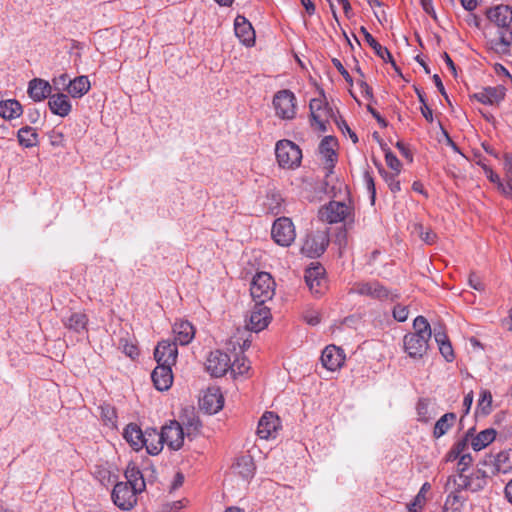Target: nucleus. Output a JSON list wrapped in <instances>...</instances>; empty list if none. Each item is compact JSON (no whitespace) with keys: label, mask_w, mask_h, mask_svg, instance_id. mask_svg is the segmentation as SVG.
I'll use <instances>...</instances> for the list:
<instances>
[{"label":"nucleus","mask_w":512,"mask_h":512,"mask_svg":"<svg viewBox=\"0 0 512 512\" xmlns=\"http://www.w3.org/2000/svg\"><path fill=\"white\" fill-rule=\"evenodd\" d=\"M414 334L432 336L430 324L424 316H417L413 321Z\"/></svg>","instance_id":"nucleus-45"},{"label":"nucleus","mask_w":512,"mask_h":512,"mask_svg":"<svg viewBox=\"0 0 512 512\" xmlns=\"http://www.w3.org/2000/svg\"><path fill=\"white\" fill-rule=\"evenodd\" d=\"M451 480L460 488H465L471 492H478L483 490L487 485L488 475L484 470L478 468L470 475L451 476Z\"/></svg>","instance_id":"nucleus-8"},{"label":"nucleus","mask_w":512,"mask_h":512,"mask_svg":"<svg viewBox=\"0 0 512 512\" xmlns=\"http://www.w3.org/2000/svg\"><path fill=\"white\" fill-rule=\"evenodd\" d=\"M234 30L239 40L246 46L255 43V31L251 23L242 15H238L234 21Z\"/></svg>","instance_id":"nucleus-21"},{"label":"nucleus","mask_w":512,"mask_h":512,"mask_svg":"<svg viewBox=\"0 0 512 512\" xmlns=\"http://www.w3.org/2000/svg\"><path fill=\"white\" fill-rule=\"evenodd\" d=\"M494 469L497 473L512 472V450L501 451L494 458Z\"/></svg>","instance_id":"nucleus-39"},{"label":"nucleus","mask_w":512,"mask_h":512,"mask_svg":"<svg viewBox=\"0 0 512 512\" xmlns=\"http://www.w3.org/2000/svg\"><path fill=\"white\" fill-rule=\"evenodd\" d=\"M164 444L170 450L177 451L182 448L186 437L183 426L176 420L170 421L161 429Z\"/></svg>","instance_id":"nucleus-7"},{"label":"nucleus","mask_w":512,"mask_h":512,"mask_svg":"<svg viewBox=\"0 0 512 512\" xmlns=\"http://www.w3.org/2000/svg\"><path fill=\"white\" fill-rule=\"evenodd\" d=\"M358 84L361 89L362 95L368 99H371L373 97L372 88L365 81L362 80L359 81Z\"/></svg>","instance_id":"nucleus-60"},{"label":"nucleus","mask_w":512,"mask_h":512,"mask_svg":"<svg viewBox=\"0 0 512 512\" xmlns=\"http://www.w3.org/2000/svg\"><path fill=\"white\" fill-rule=\"evenodd\" d=\"M275 115L283 120H292L296 116V97L288 89L278 91L273 97Z\"/></svg>","instance_id":"nucleus-4"},{"label":"nucleus","mask_w":512,"mask_h":512,"mask_svg":"<svg viewBox=\"0 0 512 512\" xmlns=\"http://www.w3.org/2000/svg\"><path fill=\"white\" fill-rule=\"evenodd\" d=\"M235 468L237 473L244 479H249L254 475V463L250 457H241L237 460Z\"/></svg>","instance_id":"nucleus-42"},{"label":"nucleus","mask_w":512,"mask_h":512,"mask_svg":"<svg viewBox=\"0 0 512 512\" xmlns=\"http://www.w3.org/2000/svg\"><path fill=\"white\" fill-rule=\"evenodd\" d=\"M224 405L223 395L218 387L208 388L200 399V407L208 414H215Z\"/></svg>","instance_id":"nucleus-19"},{"label":"nucleus","mask_w":512,"mask_h":512,"mask_svg":"<svg viewBox=\"0 0 512 512\" xmlns=\"http://www.w3.org/2000/svg\"><path fill=\"white\" fill-rule=\"evenodd\" d=\"M431 488L430 484L428 482H425L422 487L420 488L418 494L415 496L414 500L416 504L424 505L426 501L425 494L427 491H429Z\"/></svg>","instance_id":"nucleus-55"},{"label":"nucleus","mask_w":512,"mask_h":512,"mask_svg":"<svg viewBox=\"0 0 512 512\" xmlns=\"http://www.w3.org/2000/svg\"><path fill=\"white\" fill-rule=\"evenodd\" d=\"M234 374L244 375L250 369V363L245 357L237 358L230 366Z\"/></svg>","instance_id":"nucleus-48"},{"label":"nucleus","mask_w":512,"mask_h":512,"mask_svg":"<svg viewBox=\"0 0 512 512\" xmlns=\"http://www.w3.org/2000/svg\"><path fill=\"white\" fill-rule=\"evenodd\" d=\"M91 84L87 76H77L72 80H69L67 85V92L72 98H81L89 90Z\"/></svg>","instance_id":"nucleus-30"},{"label":"nucleus","mask_w":512,"mask_h":512,"mask_svg":"<svg viewBox=\"0 0 512 512\" xmlns=\"http://www.w3.org/2000/svg\"><path fill=\"white\" fill-rule=\"evenodd\" d=\"M350 293L358 294L361 296L371 297L380 301L394 302L399 298V294L390 291L380 282L373 280L368 282H355L350 288Z\"/></svg>","instance_id":"nucleus-1"},{"label":"nucleus","mask_w":512,"mask_h":512,"mask_svg":"<svg viewBox=\"0 0 512 512\" xmlns=\"http://www.w3.org/2000/svg\"><path fill=\"white\" fill-rule=\"evenodd\" d=\"M420 4L427 14L431 15L434 19H436V13L433 8L432 0H420Z\"/></svg>","instance_id":"nucleus-58"},{"label":"nucleus","mask_w":512,"mask_h":512,"mask_svg":"<svg viewBox=\"0 0 512 512\" xmlns=\"http://www.w3.org/2000/svg\"><path fill=\"white\" fill-rule=\"evenodd\" d=\"M487 17L498 28L510 27L512 22V9L507 5H498L487 11Z\"/></svg>","instance_id":"nucleus-23"},{"label":"nucleus","mask_w":512,"mask_h":512,"mask_svg":"<svg viewBox=\"0 0 512 512\" xmlns=\"http://www.w3.org/2000/svg\"><path fill=\"white\" fill-rule=\"evenodd\" d=\"M173 333L175 335L174 342H176V344L187 345L193 340L195 336V329L190 322L181 320L175 322L173 326Z\"/></svg>","instance_id":"nucleus-28"},{"label":"nucleus","mask_w":512,"mask_h":512,"mask_svg":"<svg viewBox=\"0 0 512 512\" xmlns=\"http://www.w3.org/2000/svg\"><path fill=\"white\" fill-rule=\"evenodd\" d=\"M311 125L316 126L320 131H326V123L330 117L331 110L322 99H312L309 103Z\"/></svg>","instance_id":"nucleus-15"},{"label":"nucleus","mask_w":512,"mask_h":512,"mask_svg":"<svg viewBox=\"0 0 512 512\" xmlns=\"http://www.w3.org/2000/svg\"><path fill=\"white\" fill-rule=\"evenodd\" d=\"M408 314H409V311H408L407 306L398 304V305L394 306V308H393V317L398 322L406 321L408 318Z\"/></svg>","instance_id":"nucleus-53"},{"label":"nucleus","mask_w":512,"mask_h":512,"mask_svg":"<svg viewBox=\"0 0 512 512\" xmlns=\"http://www.w3.org/2000/svg\"><path fill=\"white\" fill-rule=\"evenodd\" d=\"M434 339L438 344L439 351L442 356L448 361L451 362L454 359V353L451 343L448 340L447 335L442 330V326L434 327Z\"/></svg>","instance_id":"nucleus-34"},{"label":"nucleus","mask_w":512,"mask_h":512,"mask_svg":"<svg viewBox=\"0 0 512 512\" xmlns=\"http://www.w3.org/2000/svg\"><path fill=\"white\" fill-rule=\"evenodd\" d=\"M182 426L186 437L192 439L199 433L201 422L195 415H192L186 421H183Z\"/></svg>","instance_id":"nucleus-44"},{"label":"nucleus","mask_w":512,"mask_h":512,"mask_svg":"<svg viewBox=\"0 0 512 512\" xmlns=\"http://www.w3.org/2000/svg\"><path fill=\"white\" fill-rule=\"evenodd\" d=\"M396 147L397 149L400 151V153L402 154V156H404L406 159H408L409 161H412L413 157H412V154L409 150V148L406 147V145L401 142V141H398L396 143Z\"/></svg>","instance_id":"nucleus-61"},{"label":"nucleus","mask_w":512,"mask_h":512,"mask_svg":"<svg viewBox=\"0 0 512 512\" xmlns=\"http://www.w3.org/2000/svg\"><path fill=\"white\" fill-rule=\"evenodd\" d=\"M328 242V237L324 232H316L306 237L301 251L308 257H317L326 250Z\"/></svg>","instance_id":"nucleus-14"},{"label":"nucleus","mask_w":512,"mask_h":512,"mask_svg":"<svg viewBox=\"0 0 512 512\" xmlns=\"http://www.w3.org/2000/svg\"><path fill=\"white\" fill-rule=\"evenodd\" d=\"M457 416L453 412L445 413L434 425L433 437L439 439L445 435L455 424Z\"/></svg>","instance_id":"nucleus-36"},{"label":"nucleus","mask_w":512,"mask_h":512,"mask_svg":"<svg viewBox=\"0 0 512 512\" xmlns=\"http://www.w3.org/2000/svg\"><path fill=\"white\" fill-rule=\"evenodd\" d=\"M420 110H421V114L423 115V117L428 122L432 123L433 122V113H432L431 108L427 105V103H424L423 105H421Z\"/></svg>","instance_id":"nucleus-62"},{"label":"nucleus","mask_w":512,"mask_h":512,"mask_svg":"<svg viewBox=\"0 0 512 512\" xmlns=\"http://www.w3.org/2000/svg\"><path fill=\"white\" fill-rule=\"evenodd\" d=\"M250 294L257 304H265L275 294V282L267 272L257 273L250 285Z\"/></svg>","instance_id":"nucleus-2"},{"label":"nucleus","mask_w":512,"mask_h":512,"mask_svg":"<svg viewBox=\"0 0 512 512\" xmlns=\"http://www.w3.org/2000/svg\"><path fill=\"white\" fill-rule=\"evenodd\" d=\"M231 359L228 354L216 350L212 351L206 360V370L214 377H222L230 369Z\"/></svg>","instance_id":"nucleus-10"},{"label":"nucleus","mask_w":512,"mask_h":512,"mask_svg":"<svg viewBox=\"0 0 512 512\" xmlns=\"http://www.w3.org/2000/svg\"><path fill=\"white\" fill-rule=\"evenodd\" d=\"M27 92L33 101L40 102L47 97H50L52 87L48 81L40 78H34L29 82Z\"/></svg>","instance_id":"nucleus-24"},{"label":"nucleus","mask_w":512,"mask_h":512,"mask_svg":"<svg viewBox=\"0 0 512 512\" xmlns=\"http://www.w3.org/2000/svg\"><path fill=\"white\" fill-rule=\"evenodd\" d=\"M182 508V504L180 501L173 502L171 504H167L163 507L161 512H179Z\"/></svg>","instance_id":"nucleus-64"},{"label":"nucleus","mask_w":512,"mask_h":512,"mask_svg":"<svg viewBox=\"0 0 512 512\" xmlns=\"http://www.w3.org/2000/svg\"><path fill=\"white\" fill-rule=\"evenodd\" d=\"M468 283L471 288L477 291H483L485 288L481 278L475 272L470 273Z\"/></svg>","instance_id":"nucleus-54"},{"label":"nucleus","mask_w":512,"mask_h":512,"mask_svg":"<svg viewBox=\"0 0 512 512\" xmlns=\"http://www.w3.org/2000/svg\"><path fill=\"white\" fill-rule=\"evenodd\" d=\"M123 436L135 450L143 448L145 432H143L138 425L134 423L128 424L124 430Z\"/></svg>","instance_id":"nucleus-35"},{"label":"nucleus","mask_w":512,"mask_h":512,"mask_svg":"<svg viewBox=\"0 0 512 512\" xmlns=\"http://www.w3.org/2000/svg\"><path fill=\"white\" fill-rule=\"evenodd\" d=\"M415 232L428 245H432L436 242L437 235L431 229H425L423 225L417 224L415 225Z\"/></svg>","instance_id":"nucleus-47"},{"label":"nucleus","mask_w":512,"mask_h":512,"mask_svg":"<svg viewBox=\"0 0 512 512\" xmlns=\"http://www.w3.org/2000/svg\"><path fill=\"white\" fill-rule=\"evenodd\" d=\"M495 437L496 431L493 428L482 430L477 435H474V429L472 428L471 447L474 451H480L492 443Z\"/></svg>","instance_id":"nucleus-33"},{"label":"nucleus","mask_w":512,"mask_h":512,"mask_svg":"<svg viewBox=\"0 0 512 512\" xmlns=\"http://www.w3.org/2000/svg\"><path fill=\"white\" fill-rule=\"evenodd\" d=\"M364 179H365V183H366L367 189L372 194V200H374V198H375V184H374V180H373L372 176L369 174V172H365Z\"/></svg>","instance_id":"nucleus-59"},{"label":"nucleus","mask_w":512,"mask_h":512,"mask_svg":"<svg viewBox=\"0 0 512 512\" xmlns=\"http://www.w3.org/2000/svg\"><path fill=\"white\" fill-rule=\"evenodd\" d=\"M348 214L349 207L345 203L337 201H330L319 210V218L329 224L344 221Z\"/></svg>","instance_id":"nucleus-11"},{"label":"nucleus","mask_w":512,"mask_h":512,"mask_svg":"<svg viewBox=\"0 0 512 512\" xmlns=\"http://www.w3.org/2000/svg\"><path fill=\"white\" fill-rule=\"evenodd\" d=\"M325 270L322 266L316 265L306 269L305 282L313 294H322L326 287Z\"/></svg>","instance_id":"nucleus-17"},{"label":"nucleus","mask_w":512,"mask_h":512,"mask_svg":"<svg viewBox=\"0 0 512 512\" xmlns=\"http://www.w3.org/2000/svg\"><path fill=\"white\" fill-rule=\"evenodd\" d=\"M477 413L481 415H488L492 411V394L488 390H481L477 402Z\"/></svg>","instance_id":"nucleus-43"},{"label":"nucleus","mask_w":512,"mask_h":512,"mask_svg":"<svg viewBox=\"0 0 512 512\" xmlns=\"http://www.w3.org/2000/svg\"><path fill=\"white\" fill-rule=\"evenodd\" d=\"M125 477L127 479V484L134 488V490H138L142 492L145 489V481L143 475L139 468L135 464H129L125 471Z\"/></svg>","instance_id":"nucleus-38"},{"label":"nucleus","mask_w":512,"mask_h":512,"mask_svg":"<svg viewBox=\"0 0 512 512\" xmlns=\"http://www.w3.org/2000/svg\"><path fill=\"white\" fill-rule=\"evenodd\" d=\"M305 321L312 326L320 323V316L318 313H307L304 316Z\"/></svg>","instance_id":"nucleus-63"},{"label":"nucleus","mask_w":512,"mask_h":512,"mask_svg":"<svg viewBox=\"0 0 512 512\" xmlns=\"http://www.w3.org/2000/svg\"><path fill=\"white\" fill-rule=\"evenodd\" d=\"M48 106L51 112L60 117H66L72 110L71 102L66 94H51L48 100Z\"/></svg>","instance_id":"nucleus-25"},{"label":"nucleus","mask_w":512,"mask_h":512,"mask_svg":"<svg viewBox=\"0 0 512 512\" xmlns=\"http://www.w3.org/2000/svg\"><path fill=\"white\" fill-rule=\"evenodd\" d=\"M430 336L408 333L403 338L405 352L412 358H422L428 350Z\"/></svg>","instance_id":"nucleus-9"},{"label":"nucleus","mask_w":512,"mask_h":512,"mask_svg":"<svg viewBox=\"0 0 512 512\" xmlns=\"http://www.w3.org/2000/svg\"><path fill=\"white\" fill-rule=\"evenodd\" d=\"M471 436H472V429H469L462 438L457 440L453 445L452 448H454L459 454L465 455L470 454L469 453V445H471Z\"/></svg>","instance_id":"nucleus-46"},{"label":"nucleus","mask_w":512,"mask_h":512,"mask_svg":"<svg viewBox=\"0 0 512 512\" xmlns=\"http://www.w3.org/2000/svg\"><path fill=\"white\" fill-rule=\"evenodd\" d=\"M138 493L141 492L134 490L125 482H119L114 486L111 498L119 509L128 511L136 505Z\"/></svg>","instance_id":"nucleus-6"},{"label":"nucleus","mask_w":512,"mask_h":512,"mask_svg":"<svg viewBox=\"0 0 512 512\" xmlns=\"http://www.w3.org/2000/svg\"><path fill=\"white\" fill-rule=\"evenodd\" d=\"M446 490L449 491V494L445 501V507L454 511L460 510L467 500V498L462 495V491L466 489L456 485L455 482L451 480V476H449L446 483Z\"/></svg>","instance_id":"nucleus-20"},{"label":"nucleus","mask_w":512,"mask_h":512,"mask_svg":"<svg viewBox=\"0 0 512 512\" xmlns=\"http://www.w3.org/2000/svg\"><path fill=\"white\" fill-rule=\"evenodd\" d=\"M101 416L102 418L110 425L114 426L116 423L117 415L116 411L110 405L101 407Z\"/></svg>","instance_id":"nucleus-52"},{"label":"nucleus","mask_w":512,"mask_h":512,"mask_svg":"<svg viewBox=\"0 0 512 512\" xmlns=\"http://www.w3.org/2000/svg\"><path fill=\"white\" fill-rule=\"evenodd\" d=\"M275 155L279 166L287 169L297 168L302 160V151L299 146L286 139L276 143Z\"/></svg>","instance_id":"nucleus-3"},{"label":"nucleus","mask_w":512,"mask_h":512,"mask_svg":"<svg viewBox=\"0 0 512 512\" xmlns=\"http://www.w3.org/2000/svg\"><path fill=\"white\" fill-rule=\"evenodd\" d=\"M178 349L176 342L163 340L158 343L154 351V358L158 365L173 366L176 363Z\"/></svg>","instance_id":"nucleus-16"},{"label":"nucleus","mask_w":512,"mask_h":512,"mask_svg":"<svg viewBox=\"0 0 512 512\" xmlns=\"http://www.w3.org/2000/svg\"><path fill=\"white\" fill-rule=\"evenodd\" d=\"M69 76L66 73L61 74L57 78L53 79V84L55 86H59V89L66 90L67 91V85L69 82Z\"/></svg>","instance_id":"nucleus-56"},{"label":"nucleus","mask_w":512,"mask_h":512,"mask_svg":"<svg viewBox=\"0 0 512 512\" xmlns=\"http://www.w3.org/2000/svg\"><path fill=\"white\" fill-rule=\"evenodd\" d=\"M335 145L336 142L331 136H326L323 138L319 145V152L329 167H333L335 161L337 160L334 149Z\"/></svg>","instance_id":"nucleus-37"},{"label":"nucleus","mask_w":512,"mask_h":512,"mask_svg":"<svg viewBox=\"0 0 512 512\" xmlns=\"http://www.w3.org/2000/svg\"><path fill=\"white\" fill-rule=\"evenodd\" d=\"M151 378L157 390H168L173 383L172 366L157 365L151 374Z\"/></svg>","instance_id":"nucleus-22"},{"label":"nucleus","mask_w":512,"mask_h":512,"mask_svg":"<svg viewBox=\"0 0 512 512\" xmlns=\"http://www.w3.org/2000/svg\"><path fill=\"white\" fill-rule=\"evenodd\" d=\"M385 160L388 167L394 170L396 174H399L401 172L402 164L396 157V155L393 154L391 151L385 152Z\"/></svg>","instance_id":"nucleus-51"},{"label":"nucleus","mask_w":512,"mask_h":512,"mask_svg":"<svg viewBox=\"0 0 512 512\" xmlns=\"http://www.w3.org/2000/svg\"><path fill=\"white\" fill-rule=\"evenodd\" d=\"M164 446L162 433L156 429H147L145 431V437L143 447L146 448L150 455H158Z\"/></svg>","instance_id":"nucleus-29"},{"label":"nucleus","mask_w":512,"mask_h":512,"mask_svg":"<svg viewBox=\"0 0 512 512\" xmlns=\"http://www.w3.org/2000/svg\"><path fill=\"white\" fill-rule=\"evenodd\" d=\"M339 128L342 130L343 133H346L351 138L352 142L356 144L358 142V136L356 133L348 126V124L345 121H341L338 123Z\"/></svg>","instance_id":"nucleus-57"},{"label":"nucleus","mask_w":512,"mask_h":512,"mask_svg":"<svg viewBox=\"0 0 512 512\" xmlns=\"http://www.w3.org/2000/svg\"><path fill=\"white\" fill-rule=\"evenodd\" d=\"M380 173L383 176L385 182L387 183V185L392 193H397L401 190L400 181L397 179L398 174H396V173L391 174L386 171H380Z\"/></svg>","instance_id":"nucleus-49"},{"label":"nucleus","mask_w":512,"mask_h":512,"mask_svg":"<svg viewBox=\"0 0 512 512\" xmlns=\"http://www.w3.org/2000/svg\"><path fill=\"white\" fill-rule=\"evenodd\" d=\"M360 33L364 36L365 41L374 50L378 57H380L382 60H385V55L389 56L390 63L395 68V70H398L390 51L386 47L378 43L364 26L360 27Z\"/></svg>","instance_id":"nucleus-31"},{"label":"nucleus","mask_w":512,"mask_h":512,"mask_svg":"<svg viewBox=\"0 0 512 512\" xmlns=\"http://www.w3.org/2000/svg\"><path fill=\"white\" fill-rule=\"evenodd\" d=\"M23 113V107L16 99H7L0 101V116L5 120H13L20 117Z\"/></svg>","instance_id":"nucleus-32"},{"label":"nucleus","mask_w":512,"mask_h":512,"mask_svg":"<svg viewBox=\"0 0 512 512\" xmlns=\"http://www.w3.org/2000/svg\"><path fill=\"white\" fill-rule=\"evenodd\" d=\"M281 428V420L274 412H265L258 422L257 435L261 439L275 438Z\"/></svg>","instance_id":"nucleus-12"},{"label":"nucleus","mask_w":512,"mask_h":512,"mask_svg":"<svg viewBox=\"0 0 512 512\" xmlns=\"http://www.w3.org/2000/svg\"><path fill=\"white\" fill-rule=\"evenodd\" d=\"M505 88L503 86L486 87L475 93L473 98L485 105H495L503 100Z\"/></svg>","instance_id":"nucleus-26"},{"label":"nucleus","mask_w":512,"mask_h":512,"mask_svg":"<svg viewBox=\"0 0 512 512\" xmlns=\"http://www.w3.org/2000/svg\"><path fill=\"white\" fill-rule=\"evenodd\" d=\"M19 143L26 147L30 148L37 144V133L32 127L26 126L21 128L17 134Z\"/></svg>","instance_id":"nucleus-41"},{"label":"nucleus","mask_w":512,"mask_h":512,"mask_svg":"<svg viewBox=\"0 0 512 512\" xmlns=\"http://www.w3.org/2000/svg\"><path fill=\"white\" fill-rule=\"evenodd\" d=\"M272 239L280 246H290L295 238L296 232L292 220L288 217H280L276 219L271 229Z\"/></svg>","instance_id":"nucleus-5"},{"label":"nucleus","mask_w":512,"mask_h":512,"mask_svg":"<svg viewBox=\"0 0 512 512\" xmlns=\"http://www.w3.org/2000/svg\"><path fill=\"white\" fill-rule=\"evenodd\" d=\"M345 361L343 350L335 345H328L322 351L321 363L329 371H336Z\"/></svg>","instance_id":"nucleus-18"},{"label":"nucleus","mask_w":512,"mask_h":512,"mask_svg":"<svg viewBox=\"0 0 512 512\" xmlns=\"http://www.w3.org/2000/svg\"><path fill=\"white\" fill-rule=\"evenodd\" d=\"M511 45L512 29L510 27L498 28L495 39L491 41L492 49L499 54H506Z\"/></svg>","instance_id":"nucleus-27"},{"label":"nucleus","mask_w":512,"mask_h":512,"mask_svg":"<svg viewBox=\"0 0 512 512\" xmlns=\"http://www.w3.org/2000/svg\"><path fill=\"white\" fill-rule=\"evenodd\" d=\"M88 323L87 316L84 313H72L65 321L64 325L67 329L80 333L86 330Z\"/></svg>","instance_id":"nucleus-40"},{"label":"nucleus","mask_w":512,"mask_h":512,"mask_svg":"<svg viewBox=\"0 0 512 512\" xmlns=\"http://www.w3.org/2000/svg\"><path fill=\"white\" fill-rule=\"evenodd\" d=\"M272 319L270 309L264 304L255 303L251 310L246 327L250 331L260 332L265 329Z\"/></svg>","instance_id":"nucleus-13"},{"label":"nucleus","mask_w":512,"mask_h":512,"mask_svg":"<svg viewBox=\"0 0 512 512\" xmlns=\"http://www.w3.org/2000/svg\"><path fill=\"white\" fill-rule=\"evenodd\" d=\"M473 458L471 454H465L460 457L457 463V475L465 476V471L471 466Z\"/></svg>","instance_id":"nucleus-50"}]
</instances>
